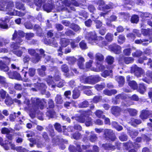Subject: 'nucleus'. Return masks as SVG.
Listing matches in <instances>:
<instances>
[{
	"label": "nucleus",
	"instance_id": "15",
	"mask_svg": "<svg viewBox=\"0 0 152 152\" xmlns=\"http://www.w3.org/2000/svg\"><path fill=\"white\" fill-rule=\"evenodd\" d=\"M131 72L134 73L135 75L137 77L140 76L142 74V69L139 67L136 64H134L131 67Z\"/></svg>",
	"mask_w": 152,
	"mask_h": 152
},
{
	"label": "nucleus",
	"instance_id": "12",
	"mask_svg": "<svg viewBox=\"0 0 152 152\" xmlns=\"http://www.w3.org/2000/svg\"><path fill=\"white\" fill-rule=\"evenodd\" d=\"M134 59L132 57L122 56L118 58L119 62L121 64H128L133 63Z\"/></svg>",
	"mask_w": 152,
	"mask_h": 152
},
{
	"label": "nucleus",
	"instance_id": "42",
	"mask_svg": "<svg viewBox=\"0 0 152 152\" xmlns=\"http://www.w3.org/2000/svg\"><path fill=\"white\" fill-rule=\"evenodd\" d=\"M85 61L84 58L82 57H79L77 59V65L80 69H82L83 66V62Z\"/></svg>",
	"mask_w": 152,
	"mask_h": 152
},
{
	"label": "nucleus",
	"instance_id": "19",
	"mask_svg": "<svg viewBox=\"0 0 152 152\" xmlns=\"http://www.w3.org/2000/svg\"><path fill=\"white\" fill-rule=\"evenodd\" d=\"M150 113L149 110H143L142 111L139 117L142 120L146 119L149 117Z\"/></svg>",
	"mask_w": 152,
	"mask_h": 152
},
{
	"label": "nucleus",
	"instance_id": "16",
	"mask_svg": "<svg viewBox=\"0 0 152 152\" xmlns=\"http://www.w3.org/2000/svg\"><path fill=\"white\" fill-rule=\"evenodd\" d=\"M104 37L102 36H99L97 38V40H96L94 43L101 47L107 46V41L103 40Z\"/></svg>",
	"mask_w": 152,
	"mask_h": 152
},
{
	"label": "nucleus",
	"instance_id": "49",
	"mask_svg": "<svg viewBox=\"0 0 152 152\" xmlns=\"http://www.w3.org/2000/svg\"><path fill=\"white\" fill-rule=\"evenodd\" d=\"M84 123L86 126L88 127L92 126L93 124L92 119L91 117H87L86 119H85V121Z\"/></svg>",
	"mask_w": 152,
	"mask_h": 152
},
{
	"label": "nucleus",
	"instance_id": "25",
	"mask_svg": "<svg viewBox=\"0 0 152 152\" xmlns=\"http://www.w3.org/2000/svg\"><path fill=\"white\" fill-rule=\"evenodd\" d=\"M34 29L36 31L37 35L40 37H43L44 33L41 27L38 25L35 24L34 27Z\"/></svg>",
	"mask_w": 152,
	"mask_h": 152
},
{
	"label": "nucleus",
	"instance_id": "51",
	"mask_svg": "<svg viewBox=\"0 0 152 152\" xmlns=\"http://www.w3.org/2000/svg\"><path fill=\"white\" fill-rule=\"evenodd\" d=\"M70 27L75 32H77L81 29V28L78 25L74 23H71Z\"/></svg>",
	"mask_w": 152,
	"mask_h": 152
},
{
	"label": "nucleus",
	"instance_id": "57",
	"mask_svg": "<svg viewBox=\"0 0 152 152\" xmlns=\"http://www.w3.org/2000/svg\"><path fill=\"white\" fill-rule=\"evenodd\" d=\"M80 48L82 50H85L88 48L87 44L85 40H82L79 43Z\"/></svg>",
	"mask_w": 152,
	"mask_h": 152
},
{
	"label": "nucleus",
	"instance_id": "47",
	"mask_svg": "<svg viewBox=\"0 0 152 152\" xmlns=\"http://www.w3.org/2000/svg\"><path fill=\"white\" fill-rule=\"evenodd\" d=\"M126 38L125 36L123 34L119 35L118 38V42L120 44H121L125 41Z\"/></svg>",
	"mask_w": 152,
	"mask_h": 152
},
{
	"label": "nucleus",
	"instance_id": "24",
	"mask_svg": "<svg viewBox=\"0 0 152 152\" xmlns=\"http://www.w3.org/2000/svg\"><path fill=\"white\" fill-rule=\"evenodd\" d=\"M15 7L16 9L21 11L24 12L26 11V7L24 4L20 1L15 2Z\"/></svg>",
	"mask_w": 152,
	"mask_h": 152
},
{
	"label": "nucleus",
	"instance_id": "20",
	"mask_svg": "<svg viewBox=\"0 0 152 152\" xmlns=\"http://www.w3.org/2000/svg\"><path fill=\"white\" fill-rule=\"evenodd\" d=\"M9 70V68L5 63L1 60H0V70L7 72Z\"/></svg>",
	"mask_w": 152,
	"mask_h": 152
},
{
	"label": "nucleus",
	"instance_id": "58",
	"mask_svg": "<svg viewBox=\"0 0 152 152\" xmlns=\"http://www.w3.org/2000/svg\"><path fill=\"white\" fill-rule=\"evenodd\" d=\"M129 135L132 138H135L139 134L137 131L131 130L129 132Z\"/></svg>",
	"mask_w": 152,
	"mask_h": 152
},
{
	"label": "nucleus",
	"instance_id": "7",
	"mask_svg": "<svg viewBox=\"0 0 152 152\" xmlns=\"http://www.w3.org/2000/svg\"><path fill=\"white\" fill-rule=\"evenodd\" d=\"M9 22V27H12L14 23L13 21L10 20V17L7 16H6L4 20H0V28L3 29H8L9 28V26L7 23Z\"/></svg>",
	"mask_w": 152,
	"mask_h": 152
},
{
	"label": "nucleus",
	"instance_id": "41",
	"mask_svg": "<svg viewBox=\"0 0 152 152\" xmlns=\"http://www.w3.org/2000/svg\"><path fill=\"white\" fill-rule=\"evenodd\" d=\"M55 112L53 109H50L47 111L46 113V116L49 118H53L55 114Z\"/></svg>",
	"mask_w": 152,
	"mask_h": 152
},
{
	"label": "nucleus",
	"instance_id": "38",
	"mask_svg": "<svg viewBox=\"0 0 152 152\" xmlns=\"http://www.w3.org/2000/svg\"><path fill=\"white\" fill-rule=\"evenodd\" d=\"M98 137L96 134L91 133L89 136V140L90 142L94 143L97 141Z\"/></svg>",
	"mask_w": 152,
	"mask_h": 152
},
{
	"label": "nucleus",
	"instance_id": "60",
	"mask_svg": "<svg viewBox=\"0 0 152 152\" xmlns=\"http://www.w3.org/2000/svg\"><path fill=\"white\" fill-rule=\"evenodd\" d=\"M47 0H34L35 5L38 7H41L42 4L46 2Z\"/></svg>",
	"mask_w": 152,
	"mask_h": 152
},
{
	"label": "nucleus",
	"instance_id": "18",
	"mask_svg": "<svg viewBox=\"0 0 152 152\" xmlns=\"http://www.w3.org/2000/svg\"><path fill=\"white\" fill-rule=\"evenodd\" d=\"M137 87V88L136 90L142 94H144L147 89L146 86L143 83H141L139 84Z\"/></svg>",
	"mask_w": 152,
	"mask_h": 152
},
{
	"label": "nucleus",
	"instance_id": "40",
	"mask_svg": "<svg viewBox=\"0 0 152 152\" xmlns=\"http://www.w3.org/2000/svg\"><path fill=\"white\" fill-rule=\"evenodd\" d=\"M48 107L47 109H53L55 107V105L54 101L52 99H49L48 101Z\"/></svg>",
	"mask_w": 152,
	"mask_h": 152
},
{
	"label": "nucleus",
	"instance_id": "35",
	"mask_svg": "<svg viewBox=\"0 0 152 152\" xmlns=\"http://www.w3.org/2000/svg\"><path fill=\"white\" fill-rule=\"evenodd\" d=\"M139 20V17L138 15L134 14L131 18L130 21L132 23L137 24Z\"/></svg>",
	"mask_w": 152,
	"mask_h": 152
},
{
	"label": "nucleus",
	"instance_id": "21",
	"mask_svg": "<svg viewBox=\"0 0 152 152\" xmlns=\"http://www.w3.org/2000/svg\"><path fill=\"white\" fill-rule=\"evenodd\" d=\"M46 70V68L45 66L42 65L41 66V68L37 69V72L39 75L41 77H44L46 75L45 71Z\"/></svg>",
	"mask_w": 152,
	"mask_h": 152
},
{
	"label": "nucleus",
	"instance_id": "10",
	"mask_svg": "<svg viewBox=\"0 0 152 152\" xmlns=\"http://www.w3.org/2000/svg\"><path fill=\"white\" fill-rule=\"evenodd\" d=\"M25 36V33L23 31L19 30L17 32L15 30L12 34V40H15L16 39V41H18L19 42H21L23 41L21 38L24 37Z\"/></svg>",
	"mask_w": 152,
	"mask_h": 152
},
{
	"label": "nucleus",
	"instance_id": "5",
	"mask_svg": "<svg viewBox=\"0 0 152 152\" xmlns=\"http://www.w3.org/2000/svg\"><path fill=\"white\" fill-rule=\"evenodd\" d=\"M95 4L98 6V9L99 10L103 11L110 10L115 7V4L113 2H109L107 4H106L103 0H98L95 2Z\"/></svg>",
	"mask_w": 152,
	"mask_h": 152
},
{
	"label": "nucleus",
	"instance_id": "33",
	"mask_svg": "<svg viewBox=\"0 0 152 152\" xmlns=\"http://www.w3.org/2000/svg\"><path fill=\"white\" fill-rule=\"evenodd\" d=\"M105 87V83L103 82L101 83L100 84H96L94 86L95 89L98 91L102 90Z\"/></svg>",
	"mask_w": 152,
	"mask_h": 152
},
{
	"label": "nucleus",
	"instance_id": "34",
	"mask_svg": "<svg viewBox=\"0 0 152 152\" xmlns=\"http://www.w3.org/2000/svg\"><path fill=\"white\" fill-rule=\"evenodd\" d=\"M118 138L121 141H126L128 140V136L126 133L123 132L120 134Z\"/></svg>",
	"mask_w": 152,
	"mask_h": 152
},
{
	"label": "nucleus",
	"instance_id": "53",
	"mask_svg": "<svg viewBox=\"0 0 152 152\" xmlns=\"http://www.w3.org/2000/svg\"><path fill=\"white\" fill-rule=\"evenodd\" d=\"M94 23L96 29H100L103 25L102 22L99 20L95 19L94 20Z\"/></svg>",
	"mask_w": 152,
	"mask_h": 152
},
{
	"label": "nucleus",
	"instance_id": "11",
	"mask_svg": "<svg viewBox=\"0 0 152 152\" xmlns=\"http://www.w3.org/2000/svg\"><path fill=\"white\" fill-rule=\"evenodd\" d=\"M54 1L52 0L48 1L47 3L43 4V8L44 10L48 12H49L55 8Z\"/></svg>",
	"mask_w": 152,
	"mask_h": 152
},
{
	"label": "nucleus",
	"instance_id": "28",
	"mask_svg": "<svg viewBox=\"0 0 152 152\" xmlns=\"http://www.w3.org/2000/svg\"><path fill=\"white\" fill-rule=\"evenodd\" d=\"M28 70V67H24L21 71V73L23 75V77L22 78V80L23 82H26L28 81V79L27 76V70Z\"/></svg>",
	"mask_w": 152,
	"mask_h": 152
},
{
	"label": "nucleus",
	"instance_id": "48",
	"mask_svg": "<svg viewBox=\"0 0 152 152\" xmlns=\"http://www.w3.org/2000/svg\"><path fill=\"white\" fill-rule=\"evenodd\" d=\"M127 111L129 112L130 115L132 116H135L137 114V111L134 109L127 108Z\"/></svg>",
	"mask_w": 152,
	"mask_h": 152
},
{
	"label": "nucleus",
	"instance_id": "1",
	"mask_svg": "<svg viewBox=\"0 0 152 152\" xmlns=\"http://www.w3.org/2000/svg\"><path fill=\"white\" fill-rule=\"evenodd\" d=\"M45 51L42 48L36 50L30 49L28 50V53L32 57L30 58L28 55H26L23 58V61L24 63H28L31 59V62L34 64L37 63L40 61L42 57H44L45 56Z\"/></svg>",
	"mask_w": 152,
	"mask_h": 152
},
{
	"label": "nucleus",
	"instance_id": "45",
	"mask_svg": "<svg viewBox=\"0 0 152 152\" xmlns=\"http://www.w3.org/2000/svg\"><path fill=\"white\" fill-rule=\"evenodd\" d=\"M73 132V127L70 126L68 127L67 128H65L64 129L63 132L64 134L69 135V133L71 132Z\"/></svg>",
	"mask_w": 152,
	"mask_h": 152
},
{
	"label": "nucleus",
	"instance_id": "36",
	"mask_svg": "<svg viewBox=\"0 0 152 152\" xmlns=\"http://www.w3.org/2000/svg\"><path fill=\"white\" fill-rule=\"evenodd\" d=\"M123 145L125 148L126 150H129L130 149L133 147V145L132 142L130 140L123 143Z\"/></svg>",
	"mask_w": 152,
	"mask_h": 152
},
{
	"label": "nucleus",
	"instance_id": "32",
	"mask_svg": "<svg viewBox=\"0 0 152 152\" xmlns=\"http://www.w3.org/2000/svg\"><path fill=\"white\" fill-rule=\"evenodd\" d=\"M69 42L68 39L66 38H62L61 39L60 44L62 47L65 48L69 45Z\"/></svg>",
	"mask_w": 152,
	"mask_h": 152
},
{
	"label": "nucleus",
	"instance_id": "63",
	"mask_svg": "<svg viewBox=\"0 0 152 152\" xmlns=\"http://www.w3.org/2000/svg\"><path fill=\"white\" fill-rule=\"evenodd\" d=\"M126 37L129 39L133 41L136 38L135 35L132 33H129L126 35Z\"/></svg>",
	"mask_w": 152,
	"mask_h": 152
},
{
	"label": "nucleus",
	"instance_id": "4",
	"mask_svg": "<svg viewBox=\"0 0 152 152\" xmlns=\"http://www.w3.org/2000/svg\"><path fill=\"white\" fill-rule=\"evenodd\" d=\"M101 79L98 75L88 77L83 75L80 77V80L84 84H94L100 81Z\"/></svg>",
	"mask_w": 152,
	"mask_h": 152
},
{
	"label": "nucleus",
	"instance_id": "62",
	"mask_svg": "<svg viewBox=\"0 0 152 152\" xmlns=\"http://www.w3.org/2000/svg\"><path fill=\"white\" fill-rule=\"evenodd\" d=\"M87 8L90 12L93 14L94 13V12L96 11V9L94 6L92 4H89L88 5Z\"/></svg>",
	"mask_w": 152,
	"mask_h": 152
},
{
	"label": "nucleus",
	"instance_id": "59",
	"mask_svg": "<svg viewBox=\"0 0 152 152\" xmlns=\"http://www.w3.org/2000/svg\"><path fill=\"white\" fill-rule=\"evenodd\" d=\"M0 83L3 85L5 87L9 86L8 83L5 80V78L1 76H0Z\"/></svg>",
	"mask_w": 152,
	"mask_h": 152
},
{
	"label": "nucleus",
	"instance_id": "43",
	"mask_svg": "<svg viewBox=\"0 0 152 152\" xmlns=\"http://www.w3.org/2000/svg\"><path fill=\"white\" fill-rule=\"evenodd\" d=\"M114 58L111 56H108L106 57L105 61L108 65H111L114 62Z\"/></svg>",
	"mask_w": 152,
	"mask_h": 152
},
{
	"label": "nucleus",
	"instance_id": "52",
	"mask_svg": "<svg viewBox=\"0 0 152 152\" xmlns=\"http://www.w3.org/2000/svg\"><path fill=\"white\" fill-rule=\"evenodd\" d=\"M113 35L110 33H107L105 37L106 40L108 42H111L113 39Z\"/></svg>",
	"mask_w": 152,
	"mask_h": 152
},
{
	"label": "nucleus",
	"instance_id": "27",
	"mask_svg": "<svg viewBox=\"0 0 152 152\" xmlns=\"http://www.w3.org/2000/svg\"><path fill=\"white\" fill-rule=\"evenodd\" d=\"M130 124L134 127H136L137 125H139L142 123V121L139 119H135L133 118H131Z\"/></svg>",
	"mask_w": 152,
	"mask_h": 152
},
{
	"label": "nucleus",
	"instance_id": "17",
	"mask_svg": "<svg viewBox=\"0 0 152 152\" xmlns=\"http://www.w3.org/2000/svg\"><path fill=\"white\" fill-rule=\"evenodd\" d=\"M111 113L115 116L120 115L121 111V108L117 106L112 107L111 109Z\"/></svg>",
	"mask_w": 152,
	"mask_h": 152
},
{
	"label": "nucleus",
	"instance_id": "39",
	"mask_svg": "<svg viewBox=\"0 0 152 152\" xmlns=\"http://www.w3.org/2000/svg\"><path fill=\"white\" fill-rule=\"evenodd\" d=\"M94 113L96 116L99 118L104 119V118H105V115H103V112L101 110H96L95 112Z\"/></svg>",
	"mask_w": 152,
	"mask_h": 152
},
{
	"label": "nucleus",
	"instance_id": "44",
	"mask_svg": "<svg viewBox=\"0 0 152 152\" xmlns=\"http://www.w3.org/2000/svg\"><path fill=\"white\" fill-rule=\"evenodd\" d=\"M61 69L62 72L66 74L68 73L69 71V66L66 64H63L61 66Z\"/></svg>",
	"mask_w": 152,
	"mask_h": 152
},
{
	"label": "nucleus",
	"instance_id": "31",
	"mask_svg": "<svg viewBox=\"0 0 152 152\" xmlns=\"http://www.w3.org/2000/svg\"><path fill=\"white\" fill-rule=\"evenodd\" d=\"M21 42H19L18 41H16L15 42H12L10 45V48L12 49V50H15L18 49L20 48V45Z\"/></svg>",
	"mask_w": 152,
	"mask_h": 152
},
{
	"label": "nucleus",
	"instance_id": "3",
	"mask_svg": "<svg viewBox=\"0 0 152 152\" xmlns=\"http://www.w3.org/2000/svg\"><path fill=\"white\" fill-rule=\"evenodd\" d=\"M44 99L41 100L38 98L31 99V106L29 107V109L32 115L36 112L39 107L41 109H43L44 108Z\"/></svg>",
	"mask_w": 152,
	"mask_h": 152
},
{
	"label": "nucleus",
	"instance_id": "2",
	"mask_svg": "<svg viewBox=\"0 0 152 152\" xmlns=\"http://www.w3.org/2000/svg\"><path fill=\"white\" fill-rule=\"evenodd\" d=\"M57 8L60 11H64L70 12L72 11H75V9L73 7H71V2L69 0H58L57 1Z\"/></svg>",
	"mask_w": 152,
	"mask_h": 152
},
{
	"label": "nucleus",
	"instance_id": "6",
	"mask_svg": "<svg viewBox=\"0 0 152 152\" xmlns=\"http://www.w3.org/2000/svg\"><path fill=\"white\" fill-rule=\"evenodd\" d=\"M103 135L105 139L109 141L113 142L117 139L115 133L111 129H106L104 131Z\"/></svg>",
	"mask_w": 152,
	"mask_h": 152
},
{
	"label": "nucleus",
	"instance_id": "8",
	"mask_svg": "<svg viewBox=\"0 0 152 152\" xmlns=\"http://www.w3.org/2000/svg\"><path fill=\"white\" fill-rule=\"evenodd\" d=\"M6 10L8 12V14L10 15L13 16L17 14V12H19L15 9H13L14 7V3L13 1H8L6 4Z\"/></svg>",
	"mask_w": 152,
	"mask_h": 152
},
{
	"label": "nucleus",
	"instance_id": "46",
	"mask_svg": "<svg viewBox=\"0 0 152 152\" xmlns=\"http://www.w3.org/2000/svg\"><path fill=\"white\" fill-rule=\"evenodd\" d=\"M55 101L56 104H61L63 103V100L61 96L59 94H57L55 98Z\"/></svg>",
	"mask_w": 152,
	"mask_h": 152
},
{
	"label": "nucleus",
	"instance_id": "54",
	"mask_svg": "<svg viewBox=\"0 0 152 152\" xmlns=\"http://www.w3.org/2000/svg\"><path fill=\"white\" fill-rule=\"evenodd\" d=\"M142 54V52L139 50H136L135 51L132 53V56L134 57L139 58Z\"/></svg>",
	"mask_w": 152,
	"mask_h": 152
},
{
	"label": "nucleus",
	"instance_id": "30",
	"mask_svg": "<svg viewBox=\"0 0 152 152\" xmlns=\"http://www.w3.org/2000/svg\"><path fill=\"white\" fill-rule=\"evenodd\" d=\"M72 97L73 99H76L78 98L80 95V91L77 88L74 89L72 91Z\"/></svg>",
	"mask_w": 152,
	"mask_h": 152
},
{
	"label": "nucleus",
	"instance_id": "50",
	"mask_svg": "<svg viewBox=\"0 0 152 152\" xmlns=\"http://www.w3.org/2000/svg\"><path fill=\"white\" fill-rule=\"evenodd\" d=\"M128 85L134 90L136 89L138 85L136 82L134 80L128 82Z\"/></svg>",
	"mask_w": 152,
	"mask_h": 152
},
{
	"label": "nucleus",
	"instance_id": "29",
	"mask_svg": "<svg viewBox=\"0 0 152 152\" xmlns=\"http://www.w3.org/2000/svg\"><path fill=\"white\" fill-rule=\"evenodd\" d=\"M4 102L7 106H10L13 103V99L8 94H7L4 100Z\"/></svg>",
	"mask_w": 152,
	"mask_h": 152
},
{
	"label": "nucleus",
	"instance_id": "37",
	"mask_svg": "<svg viewBox=\"0 0 152 152\" xmlns=\"http://www.w3.org/2000/svg\"><path fill=\"white\" fill-rule=\"evenodd\" d=\"M117 81L119 86H122L125 83V78L122 76L118 77L117 78Z\"/></svg>",
	"mask_w": 152,
	"mask_h": 152
},
{
	"label": "nucleus",
	"instance_id": "55",
	"mask_svg": "<svg viewBox=\"0 0 152 152\" xmlns=\"http://www.w3.org/2000/svg\"><path fill=\"white\" fill-rule=\"evenodd\" d=\"M88 102L86 100H85L79 104L78 106L79 108H86L88 107Z\"/></svg>",
	"mask_w": 152,
	"mask_h": 152
},
{
	"label": "nucleus",
	"instance_id": "13",
	"mask_svg": "<svg viewBox=\"0 0 152 152\" xmlns=\"http://www.w3.org/2000/svg\"><path fill=\"white\" fill-rule=\"evenodd\" d=\"M108 48L110 51L116 54H119L121 52V47L115 43L110 45Z\"/></svg>",
	"mask_w": 152,
	"mask_h": 152
},
{
	"label": "nucleus",
	"instance_id": "9",
	"mask_svg": "<svg viewBox=\"0 0 152 152\" xmlns=\"http://www.w3.org/2000/svg\"><path fill=\"white\" fill-rule=\"evenodd\" d=\"M98 37L95 31L87 33L86 36V39L92 44H94V42L97 40Z\"/></svg>",
	"mask_w": 152,
	"mask_h": 152
},
{
	"label": "nucleus",
	"instance_id": "56",
	"mask_svg": "<svg viewBox=\"0 0 152 152\" xmlns=\"http://www.w3.org/2000/svg\"><path fill=\"white\" fill-rule=\"evenodd\" d=\"M11 51L14 54L18 57H21L23 54L22 51L18 49L15 50H11Z\"/></svg>",
	"mask_w": 152,
	"mask_h": 152
},
{
	"label": "nucleus",
	"instance_id": "26",
	"mask_svg": "<svg viewBox=\"0 0 152 152\" xmlns=\"http://www.w3.org/2000/svg\"><path fill=\"white\" fill-rule=\"evenodd\" d=\"M71 118H75L77 121L81 123H84L85 121V117L81 115H76L74 117H72Z\"/></svg>",
	"mask_w": 152,
	"mask_h": 152
},
{
	"label": "nucleus",
	"instance_id": "22",
	"mask_svg": "<svg viewBox=\"0 0 152 152\" xmlns=\"http://www.w3.org/2000/svg\"><path fill=\"white\" fill-rule=\"evenodd\" d=\"M102 147L105 150L113 151L115 150L114 145L110 143L102 144Z\"/></svg>",
	"mask_w": 152,
	"mask_h": 152
},
{
	"label": "nucleus",
	"instance_id": "64",
	"mask_svg": "<svg viewBox=\"0 0 152 152\" xmlns=\"http://www.w3.org/2000/svg\"><path fill=\"white\" fill-rule=\"evenodd\" d=\"M1 133L4 134H9L10 132V130L7 128L4 127L2 128L1 130Z\"/></svg>",
	"mask_w": 152,
	"mask_h": 152
},
{
	"label": "nucleus",
	"instance_id": "61",
	"mask_svg": "<svg viewBox=\"0 0 152 152\" xmlns=\"http://www.w3.org/2000/svg\"><path fill=\"white\" fill-rule=\"evenodd\" d=\"M79 112L80 113V115H81L85 117L86 116L90 114V113L91 112V110H81L79 111Z\"/></svg>",
	"mask_w": 152,
	"mask_h": 152
},
{
	"label": "nucleus",
	"instance_id": "23",
	"mask_svg": "<svg viewBox=\"0 0 152 152\" xmlns=\"http://www.w3.org/2000/svg\"><path fill=\"white\" fill-rule=\"evenodd\" d=\"M103 93L104 95L110 96L117 93V91L116 89H113L109 90L107 88L105 89L103 91Z\"/></svg>",
	"mask_w": 152,
	"mask_h": 152
},
{
	"label": "nucleus",
	"instance_id": "14",
	"mask_svg": "<svg viewBox=\"0 0 152 152\" xmlns=\"http://www.w3.org/2000/svg\"><path fill=\"white\" fill-rule=\"evenodd\" d=\"M7 74L10 78L18 80H22L20 74L16 71H10L9 72H8Z\"/></svg>",
	"mask_w": 152,
	"mask_h": 152
}]
</instances>
